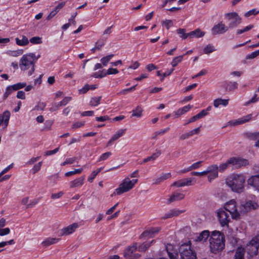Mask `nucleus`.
Listing matches in <instances>:
<instances>
[{"instance_id": "obj_15", "label": "nucleus", "mask_w": 259, "mask_h": 259, "mask_svg": "<svg viewBox=\"0 0 259 259\" xmlns=\"http://www.w3.org/2000/svg\"><path fill=\"white\" fill-rule=\"evenodd\" d=\"M137 249V243L125 249L124 251V256L125 258L128 259H137L139 257V255L138 254H133V253Z\"/></svg>"}, {"instance_id": "obj_8", "label": "nucleus", "mask_w": 259, "mask_h": 259, "mask_svg": "<svg viewBox=\"0 0 259 259\" xmlns=\"http://www.w3.org/2000/svg\"><path fill=\"white\" fill-rule=\"evenodd\" d=\"M225 16L227 20L229 21L227 26L229 29L237 27L241 23L242 19L236 12L226 13Z\"/></svg>"}, {"instance_id": "obj_30", "label": "nucleus", "mask_w": 259, "mask_h": 259, "mask_svg": "<svg viewBox=\"0 0 259 259\" xmlns=\"http://www.w3.org/2000/svg\"><path fill=\"white\" fill-rule=\"evenodd\" d=\"M229 103V99H223L222 98H218L214 100L213 106L215 108H218L220 105L226 106Z\"/></svg>"}, {"instance_id": "obj_10", "label": "nucleus", "mask_w": 259, "mask_h": 259, "mask_svg": "<svg viewBox=\"0 0 259 259\" xmlns=\"http://www.w3.org/2000/svg\"><path fill=\"white\" fill-rule=\"evenodd\" d=\"M180 259H196V254L191 250L190 246L183 244L180 248Z\"/></svg>"}, {"instance_id": "obj_38", "label": "nucleus", "mask_w": 259, "mask_h": 259, "mask_svg": "<svg viewBox=\"0 0 259 259\" xmlns=\"http://www.w3.org/2000/svg\"><path fill=\"white\" fill-rule=\"evenodd\" d=\"M184 56L185 55H183L175 57L171 62V66L173 67H176L179 63L182 62Z\"/></svg>"}, {"instance_id": "obj_35", "label": "nucleus", "mask_w": 259, "mask_h": 259, "mask_svg": "<svg viewBox=\"0 0 259 259\" xmlns=\"http://www.w3.org/2000/svg\"><path fill=\"white\" fill-rule=\"evenodd\" d=\"M161 151L160 150H156V152L153 153L150 156L147 157L144 159L143 163H146L150 161H153L161 155Z\"/></svg>"}, {"instance_id": "obj_26", "label": "nucleus", "mask_w": 259, "mask_h": 259, "mask_svg": "<svg viewBox=\"0 0 259 259\" xmlns=\"http://www.w3.org/2000/svg\"><path fill=\"white\" fill-rule=\"evenodd\" d=\"M84 177H81L70 182V188H75L81 186L83 184Z\"/></svg>"}, {"instance_id": "obj_7", "label": "nucleus", "mask_w": 259, "mask_h": 259, "mask_svg": "<svg viewBox=\"0 0 259 259\" xmlns=\"http://www.w3.org/2000/svg\"><path fill=\"white\" fill-rule=\"evenodd\" d=\"M224 208L226 211L230 212L233 219L239 220V206L235 200L232 199L226 202Z\"/></svg>"}, {"instance_id": "obj_32", "label": "nucleus", "mask_w": 259, "mask_h": 259, "mask_svg": "<svg viewBox=\"0 0 259 259\" xmlns=\"http://www.w3.org/2000/svg\"><path fill=\"white\" fill-rule=\"evenodd\" d=\"M154 242V240H153L151 242H145L140 244L138 248V251L143 252L146 251L151 246V245Z\"/></svg>"}, {"instance_id": "obj_49", "label": "nucleus", "mask_w": 259, "mask_h": 259, "mask_svg": "<svg viewBox=\"0 0 259 259\" xmlns=\"http://www.w3.org/2000/svg\"><path fill=\"white\" fill-rule=\"evenodd\" d=\"M106 75H107L106 72H105L103 70H102V71H100L99 72L94 73L92 75V76L95 78H102V77L106 76Z\"/></svg>"}, {"instance_id": "obj_51", "label": "nucleus", "mask_w": 259, "mask_h": 259, "mask_svg": "<svg viewBox=\"0 0 259 259\" xmlns=\"http://www.w3.org/2000/svg\"><path fill=\"white\" fill-rule=\"evenodd\" d=\"M106 38L107 37H105L104 39H100L96 42L95 46L96 48H97V50H100L104 45Z\"/></svg>"}, {"instance_id": "obj_60", "label": "nucleus", "mask_w": 259, "mask_h": 259, "mask_svg": "<svg viewBox=\"0 0 259 259\" xmlns=\"http://www.w3.org/2000/svg\"><path fill=\"white\" fill-rule=\"evenodd\" d=\"M59 150V147H57L53 150L47 151L45 152L44 155L45 156H49V155L55 154L57 152H58Z\"/></svg>"}, {"instance_id": "obj_48", "label": "nucleus", "mask_w": 259, "mask_h": 259, "mask_svg": "<svg viewBox=\"0 0 259 259\" xmlns=\"http://www.w3.org/2000/svg\"><path fill=\"white\" fill-rule=\"evenodd\" d=\"M162 25L167 29H168L170 27L173 26V22L171 20H165L162 22Z\"/></svg>"}, {"instance_id": "obj_47", "label": "nucleus", "mask_w": 259, "mask_h": 259, "mask_svg": "<svg viewBox=\"0 0 259 259\" xmlns=\"http://www.w3.org/2000/svg\"><path fill=\"white\" fill-rule=\"evenodd\" d=\"M177 32L180 35V37L183 39H186L188 37L186 33V30L183 28H179L177 30Z\"/></svg>"}, {"instance_id": "obj_42", "label": "nucleus", "mask_w": 259, "mask_h": 259, "mask_svg": "<svg viewBox=\"0 0 259 259\" xmlns=\"http://www.w3.org/2000/svg\"><path fill=\"white\" fill-rule=\"evenodd\" d=\"M112 155L111 152H107L102 154L99 158L98 162L106 160L108 159Z\"/></svg>"}, {"instance_id": "obj_22", "label": "nucleus", "mask_w": 259, "mask_h": 259, "mask_svg": "<svg viewBox=\"0 0 259 259\" xmlns=\"http://www.w3.org/2000/svg\"><path fill=\"white\" fill-rule=\"evenodd\" d=\"M10 116L11 113L9 110H6L2 115H0V121L2 124L4 123L5 127L8 125Z\"/></svg>"}, {"instance_id": "obj_13", "label": "nucleus", "mask_w": 259, "mask_h": 259, "mask_svg": "<svg viewBox=\"0 0 259 259\" xmlns=\"http://www.w3.org/2000/svg\"><path fill=\"white\" fill-rule=\"evenodd\" d=\"M195 182L196 180L194 178H184L174 182L171 186H175L177 188L190 186L193 185Z\"/></svg>"}, {"instance_id": "obj_37", "label": "nucleus", "mask_w": 259, "mask_h": 259, "mask_svg": "<svg viewBox=\"0 0 259 259\" xmlns=\"http://www.w3.org/2000/svg\"><path fill=\"white\" fill-rule=\"evenodd\" d=\"M102 99V96L94 97L91 98L90 105L92 106H97L100 103V101Z\"/></svg>"}, {"instance_id": "obj_24", "label": "nucleus", "mask_w": 259, "mask_h": 259, "mask_svg": "<svg viewBox=\"0 0 259 259\" xmlns=\"http://www.w3.org/2000/svg\"><path fill=\"white\" fill-rule=\"evenodd\" d=\"M205 33L204 32L202 31L199 28H197L194 31L187 33V35L190 38H199L203 36Z\"/></svg>"}, {"instance_id": "obj_19", "label": "nucleus", "mask_w": 259, "mask_h": 259, "mask_svg": "<svg viewBox=\"0 0 259 259\" xmlns=\"http://www.w3.org/2000/svg\"><path fill=\"white\" fill-rule=\"evenodd\" d=\"M248 184L259 191V175L251 177L247 181Z\"/></svg>"}, {"instance_id": "obj_27", "label": "nucleus", "mask_w": 259, "mask_h": 259, "mask_svg": "<svg viewBox=\"0 0 259 259\" xmlns=\"http://www.w3.org/2000/svg\"><path fill=\"white\" fill-rule=\"evenodd\" d=\"M183 211L180 210L173 209L171 210L169 212L165 213L162 219L164 220L167 219L168 218H171L175 216H177L179 215L180 213H182Z\"/></svg>"}, {"instance_id": "obj_20", "label": "nucleus", "mask_w": 259, "mask_h": 259, "mask_svg": "<svg viewBox=\"0 0 259 259\" xmlns=\"http://www.w3.org/2000/svg\"><path fill=\"white\" fill-rule=\"evenodd\" d=\"M165 249L170 259H178V254L176 251L174 249L172 245L170 244H167L165 246Z\"/></svg>"}, {"instance_id": "obj_53", "label": "nucleus", "mask_w": 259, "mask_h": 259, "mask_svg": "<svg viewBox=\"0 0 259 259\" xmlns=\"http://www.w3.org/2000/svg\"><path fill=\"white\" fill-rule=\"evenodd\" d=\"M259 55V50L251 53L246 56V59H252Z\"/></svg>"}, {"instance_id": "obj_5", "label": "nucleus", "mask_w": 259, "mask_h": 259, "mask_svg": "<svg viewBox=\"0 0 259 259\" xmlns=\"http://www.w3.org/2000/svg\"><path fill=\"white\" fill-rule=\"evenodd\" d=\"M248 164V162L246 159L231 157L229 158L227 162L221 164L218 167L220 171L223 172L228 168L230 164L235 165L237 167H240L241 166H245Z\"/></svg>"}, {"instance_id": "obj_31", "label": "nucleus", "mask_w": 259, "mask_h": 259, "mask_svg": "<svg viewBox=\"0 0 259 259\" xmlns=\"http://www.w3.org/2000/svg\"><path fill=\"white\" fill-rule=\"evenodd\" d=\"M160 231L159 228H153L150 229L148 231L144 232L142 234V236H148L149 235L150 237H153L154 235L157 234Z\"/></svg>"}, {"instance_id": "obj_9", "label": "nucleus", "mask_w": 259, "mask_h": 259, "mask_svg": "<svg viewBox=\"0 0 259 259\" xmlns=\"http://www.w3.org/2000/svg\"><path fill=\"white\" fill-rule=\"evenodd\" d=\"M259 248V238H253L246 246L245 250L250 256L257 255Z\"/></svg>"}, {"instance_id": "obj_28", "label": "nucleus", "mask_w": 259, "mask_h": 259, "mask_svg": "<svg viewBox=\"0 0 259 259\" xmlns=\"http://www.w3.org/2000/svg\"><path fill=\"white\" fill-rule=\"evenodd\" d=\"M171 176V175L170 172L163 174L159 177L156 178L154 180L153 184L158 185L160 184L161 182H163V181L170 178Z\"/></svg>"}, {"instance_id": "obj_6", "label": "nucleus", "mask_w": 259, "mask_h": 259, "mask_svg": "<svg viewBox=\"0 0 259 259\" xmlns=\"http://www.w3.org/2000/svg\"><path fill=\"white\" fill-rule=\"evenodd\" d=\"M257 207L258 204L254 201L248 200L246 202H241L239 206V219L242 215Z\"/></svg>"}, {"instance_id": "obj_11", "label": "nucleus", "mask_w": 259, "mask_h": 259, "mask_svg": "<svg viewBox=\"0 0 259 259\" xmlns=\"http://www.w3.org/2000/svg\"><path fill=\"white\" fill-rule=\"evenodd\" d=\"M217 216L222 227L228 226L230 219L229 214L223 208L219 209L217 212Z\"/></svg>"}, {"instance_id": "obj_16", "label": "nucleus", "mask_w": 259, "mask_h": 259, "mask_svg": "<svg viewBox=\"0 0 259 259\" xmlns=\"http://www.w3.org/2000/svg\"><path fill=\"white\" fill-rule=\"evenodd\" d=\"M78 227V225L77 223H73L67 227H64L60 230L61 236L69 235L75 232Z\"/></svg>"}, {"instance_id": "obj_55", "label": "nucleus", "mask_w": 259, "mask_h": 259, "mask_svg": "<svg viewBox=\"0 0 259 259\" xmlns=\"http://www.w3.org/2000/svg\"><path fill=\"white\" fill-rule=\"evenodd\" d=\"M72 99L70 97H65L61 101L59 102V105L62 106H65L67 105Z\"/></svg>"}, {"instance_id": "obj_62", "label": "nucleus", "mask_w": 259, "mask_h": 259, "mask_svg": "<svg viewBox=\"0 0 259 259\" xmlns=\"http://www.w3.org/2000/svg\"><path fill=\"white\" fill-rule=\"evenodd\" d=\"M41 164L42 162H39L33 166L32 168L33 174L36 173L40 169Z\"/></svg>"}, {"instance_id": "obj_17", "label": "nucleus", "mask_w": 259, "mask_h": 259, "mask_svg": "<svg viewBox=\"0 0 259 259\" xmlns=\"http://www.w3.org/2000/svg\"><path fill=\"white\" fill-rule=\"evenodd\" d=\"M252 117L251 114H248L235 120H230L228 123L232 126H236L239 124L244 123L250 120Z\"/></svg>"}, {"instance_id": "obj_45", "label": "nucleus", "mask_w": 259, "mask_h": 259, "mask_svg": "<svg viewBox=\"0 0 259 259\" xmlns=\"http://www.w3.org/2000/svg\"><path fill=\"white\" fill-rule=\"evenodd\" d=\"M215 50L213 46L211 44H208L204 48L203 51L205 54H209Z\"/></svg>"}, {"instance_id": "obj_41", "label": "nucleus", "mask_w": 259, "mask_h": 259, "mask_svg": "<svg viewBox=\"0 0 259 259\" xmlns=\"http://www.w3.org/2000/svg\"><path fill=\"white\" fill-rule=\"evenodd\" d=\"M132 116L140 118L142 115V109L140 106H137L135 109L133 110Z\"/></svg>"}, {"instance_id": "obj_1", "label": "nucleus", "mask_w": 259, "mask_h": 259, "mask_svg": "<svg viewBox=\"0 0 259 259\" xmlns=\"http://www.w3.org/2000/svg\"><path fill=\"white\" fill-rule=\"evenodd\" d=\"M225 241L222 233L216 230L212 231L209 239L210 252L214 254L221 252L224 248Z\"/></svg>"}, {"instance_id": "obj_34", "label": "nucleus", "mask_w": 259, "mask_h": 259, "mask_svg": "<svg viewBox=\"0 0 259 259\" xmlns=\"http://www.w3.org/2000/svg\"><path fill=\"white\" fill-rule=\"evenodd\" d=\"M245 250L244 248L238 247L235 252L234 259H244Z\"/></svg>"}, {"instance_id": "obj_21", "label": "nucleus", "mask_w": 259, "mask_h": 259, "mask_svg": "<svg viewBox=\"0 0 259 259\" xmlns=\"http://www.w3.org/2000/svg\"><path fill=\"white\" fill-rule=\"evenodd\" d=\"M211 233L208 230H204L201 232L196 237L194 240L196 242H205L209 236L210 237Z\"/></svg>"}, {"instance_id": "obj_59", "label": "nucleus", "mask_w": 259, "mask_h": 259, "mask_svg": "<svg viewBox=\"0 0 259 259\" xmlns=\"http://www.w3.org/2000/svg\"><path fill=\"white\" fill-rule=\"evenodd\" d=\"M10 233V230L9 228H6L4 229H0V236H3L5 235H8Z\"/></svg>"}, {"instance_id": "obj_52", "label": "nucleus", "mask_w": 259, "mask_h": 259, "mask_svg": "<svg viewBox=\"0 0 259 259\" xmlns=\"http://www.w3.org/2000/svg\"><path fill=\"white\" fill-rule=\"evenodd\" d=\"M259 13V10H257L256 9H252L251 10H250L248 11L247 12L245 13L244 14L245 17H249V16L251 15H255Z\"/></svg>"}, {"instance_id": "obj_50", "label": "nucleus", "mask_w": 259, "mask_h": 259, "mask_svg": "<svg viewBox=\"0 0 259 259\" xmlns=\"http://www.w3.org/2000/svg\"><path fill=\"white\" fill-rule=\"evenodd\" d=\"M32 44H40L42 43L41 38L39 36H34L31 38L29 40Z\"/></svg>"}, {"instance_id": "obj_25", "label": "nucleus", "mask_w": 259, "mask_h": 259, "mask_svg": "<svg viewBox=\"0 0 259 259\" xmlns=\"http://www.w3.org/2000/svg\"><path fill=\"white\" fill-rule=\"evenodd\" d=\"M185 195L181 193H173L168 200L169 203L176 201H179L185 198Z\"/></svg>"}, {"instance_id": "obj_36", "label": "nucleus", "mask_w": 259, "mask_h": 259, "mask_svg": "<svg viewBox=\"0 0 259 259\" xmlns=\"http://www.w3.org/2000/svg\"><path fill=\"white\" fill-rule=\"evenodd\" d=\"M6 53L10 56L16 57L22 55L23 53V50L22 49H19L15 51L9 50L6 52Z\"/></svg>"}, {"instance_id": "obj_18", "label": "nucleus", "mask_w": 259, "mask_h": 259, "mask_svg": "<svg viewBox=\"0 0 259 259\" xmlns=\"http://www.w3.org/2000/svg\"><path fill=\"white\" fill-rule=\"evenodd\" d=\"M126 132V129H119L110 138L107 143V146L111 145L115 141L123 136Z\"/></svg>"}, {"instance_id": "obj_46", "label": "nucleus", "mask_w": 259, "mask_h": 259, "mask_svg": "<svg viewBox=\"0 0 259 259\" xmlns=\"http://www.w3.org/2000/svg\"><path fill=\"white\" fill-rule=\"evenodd\" d=\"M82 170H83V168L75 169L74 170L66 172L65 174V176L66 177H69L73 175L79 174L82 171Z\"/></svg>"}, {"instance_id": "obj_33", "label": "nucleus", "mask_w": 259, "mask_h": 259, "mask_svg": "<svg viewBox=\"0 0 259 259\" xmlns=\"http://www.w3.org/2000/svg\"><path fill=\"white\" fill-rule=\"evenodd\" d=\"M226 91H232L236 89L238 87V84L236 82H228L224 85Z\"/></svg>"}, {"instance_id": "obj_23", "label": "nucleus", "mask_w": 259, "mask_h": 259, "mask_svg": "<svg viewBox=\"0 0 259 259\" xmlns=\"http://www.w3.org/2000/svg\"><path fill=\"white\" fill-rule=\"evenodd\" d=\"M60 240L59 238L49 237L45 239L42 242L41 244L44 247H47L50 245L57 243Z\"/></svg>"}, {"instance_id": "obj_4", "label": "nucleus", "mask_w": 259, "mask_h": 259, "mask_svg": "<svg viewBox=\"0 0 259 259\" xmlns=\"http://www.w3.org/2000/svg\"><path fill=\"white\" fill-rule=\"evenodd\" d=\"M137 182V179L131 180L128 177L125 178L119 185V187L115 190V192L112 194V196L114 194L119 195L130 191L134 188Z\"/></svg>"}, {"instance_id": "obj_2", "label": "nucleus", "mask_w": 259, "mask_h": 259, "mask_svg": "<svg viewBox=\"0 0 259 259\" xmlns=\"http://www.w3.org/2000/svg\"><path fill=\"white\" fill-rule=\"evenodd\" d=\"M40 57L39 54L36 56L33 53L23 55L19 61L20 68L23 71L29 70L28 75H31L35 70V64Z\"/></svg>"}, {"instance_id": "obj_43", "label": "nucleus", "mask_w": 259, "mask_h": 259, "mask_svg": "<svg viewBox=\"0 0 259 259\" xmlns=\"http://www.w3.org/2000/svg\"><path fill=\"white\" fill-rule=\"evenodd\" d=\"M113 56V54H110L109 55L104 57L101 58V62L104 66H106Z\"/></svg>"}, {"instance_id": "obj_29", "label": "nucleus", "mask_w": 259, "mask_h": 259, "mask_svg": "<svg viewBox=\"0 0 259 259\" xmlns=\"http://www.w3.org/2000/svg\"><path fill=\"white\" fill-rule=\"evenodd\" d=\"M21 39L17 37L15 38L16 43L17 45L20 46H25L29 44V40L27 37L25 35L21 36Z\"/></svg>"}, {"instance_id": "obj_39", "label": "nucleus", "mask_w": 259, "mask_h": 259, "mask_svg": "<svg viewBox=\"0 0 259 259\" xmlns=\"http://www.w3.org/2000/svg\"><path fill=\"white\" fill-rule=\"evenodd\" d=\"M170 130V128L169 127H167L164 129L160 130L158 131H156L154 132L153 134V137H152V139H156L157 138V137L158 136H162L166 132H167Z\"/></svg>"}, {"instance_id": "obj_14", "label": "nucleus", "mask_w": 259, "mask_h": 259, "mask_svg": "<svg viewBox=\"0 0 259 259\" xmlns=\"http://www.w3.org/2000/svg\"><path fill=\"white\" fill-rule=\"evenodd\" d=\"M218 170L219 167L217 164H212L207 167L206 175L208 174L207 178L210 182L218 177Z\"/></svg>"}, {"instance_id": "obj_61", "label": "nucleus", "mask_w": 259, "mask_h": 259, "mask_svg": "<svg viewBox=\"0 0 259 259\" xmlns=\"http://www.w3.org/2000/svg\"><path fill=\"white\" fill-rule=\"evenodd\" d=\"M90 90V85L87 84L82 89L79 90L80 94H84Z\"/></svg>"}, {"instance_id": "obj_63", "label": "nucleus", "mask_w": 259, "mask_h": 259, "mask_svg": "<svg viewBox=\"0 0 259 259\" xmlns=\"http://www.w3.org/2000/svg\"><path fill=\"white\" fill-rule=\"evenodd\" d=\"M118 72H119V71L117 69L110 68L107 70L106 73H107V75H110V74H117Z\"/></svg>"}, {"instance_id": "obj_44", "label": "nucleus", "mask_w": 259, "mask_h": 259, "mask_svg": "<svg viewBox=\"0 0 259 259\" xmlns=\"http://www.w3.org/2000/svg\"><path fill=\"white\" fill-rule=\"evenodd\" d=\"M26 85V83L25 82H19L16 84L11 85V87L13 89L14 91H17L19 89L25 87Z\"/></svg>"}, {"instance_id": "obj_54", "label": "nucleus", "mask_w": 259, "mask_h": 259, "mask_svg": "<svg viewBox=\"0 0 259 259\" xmlns=\"http://www.w3.org/2000/svg\"><path fill=\"white\" fill-rule=\"evenodd\" d=\"M258 100H259V98L257 97V95L254 94L253 97L250 100H249L248 102H246L244 104V105L247 106L249 104H250V103H255V102H257L258 101Z\"/></svg>"}, {"instance_id": "obj_57", "label": "nucleus", "mask_w": 259, "mask_h": 259, "mask_svg": "<svg viewBox=\"0 0 259 259\" xmlns=\"http://www.w3.org/2000/svg\"><path fill=\"white\" fill-rule=\"evenodd\" d=\"M13 89L11 87V85L8 86L6 90V92L4 95V99L5 100L9 95L11 94V93L13 91Z\"/></svg>"}, {"instance_id": "obj_58", "label": "nucleus", "mask_w": 259, "mask_h": 259, "mask_svg": "<svg viewBox=\"0 0 259 259\" xmlns=\"http://www.w3.org/2000/svg\"><path fill=\"white\" fill-rule=\"evenodd\" d=\"M202 162V161H199L197 162H195L193 164H192L191 165L189 166V169H191V170L193 169H196L198 168L201 166V163Z\"/></svg>"}, {"instance_id": "obj_12", "label": "nucleus", "mask_w": 259, "mask_h": 259, "mask_svg": "<svg viewBox=\"0 0 259 259\" xmlns=\"http://www.w3.org/2000/svg\"><path fill=\"white\" fill-rule=\"evenodd\" d=\"M229 27L223 21L214 25L211 29V33L215 36L218 34H223L228 31Z\"/></svg>"}, {"instance_id": "obj_64", "label": "nucleus", "mask_w": 259, "mask_h": 259, "mask_svg": "<svg viewBox=\"0 0 259 259\" xmlns=\"http://www.w3.org/2000/svg\"><path fill=\"white\" fill-rule=\"evenodd\" d=\"M61 106H62V105H59V102L58 103H55L53 104L52 107L49 109V110L51 112H54V111H57L58 110L59 107H61Z\"/></svg>"}, {"instance_id": "obj_40", "label": "nucleus", "mask_w": 259, "mask_h": 259, "mask_svg": "<svg viewBox=\"0 0 259 259\" xmlns=\"http://www.w3.org/2000/svg\"><path fill=\"white\" fill-rule=\"evenodd\" d=\"M246 136L251 140L259 141V132L256 133H247Z\"/></svg>"}, {"instance_id": "obj_3", "label": "nucleus", "mask_w": 259, "mask_h": 259, "mask_svg": "<svg viewBox=\"0 0 259 259\" xmlns=\"http://www.w3.org/2000/svg\"><path fill=\"white\" fill-rule=\"evenodd\" d=\"M245 181L243 175L234 174L227 179L226 184L233 191L241 193L244 190Z\"/></svg>"}, {"instance_id": "obj_56", "label": "nucleus", "mask_w": 259, "mask_h": 259, "mask_svg": "<svg viewBox=\"0 0 259 259\" xmlns=\"http://www.w3.org/2000/svg\"><path fill=\"white\" fill-rule=\"evenodd\" d=\"M46 106V104L44 102H39L35 106L34 109L36 110H43Z\"/></svg>"}]
</instances>
